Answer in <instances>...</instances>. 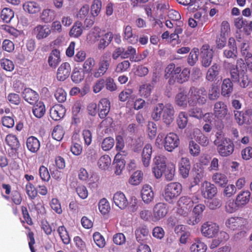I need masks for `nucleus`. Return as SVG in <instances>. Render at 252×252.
<instances>
[{"label":"nucleus","instance_id":"1","mask_svg":"<svg viewBox=\"0 0 252 252\" xmlns=\"http://www.w3.org/2000/svg\"><path fill=\"white\" fill-rule=\"evenodd\" d=\"M174 109L170 103L164 105L162 103H159L154 108L152 117L156 121L160 119L162 116V121L166 125H170L174 120Z\"/></svg>","mask_w":252,"mask_h":252},{"label":"nucleus","instance_id":"2","mask_svg":"<svg viewBox=\"0 0 252 252\" xmlns=\"http://www.w3.org/2000/svg\"><path fill=\"white\" fill-rule=\"evenodd\" d=\"M199 195L193 194L191 197L182 196L178 201V213L184 217L187 216L191 210L194 204L199 202Z\"/></svg>","mask_w":252,"mask_h":252},{"label":"nucleus","instance_id":"3","mask_svg":"<svg viewBox=\"0 0 252 252\" xmlns=\"http://www.w3.org/2000/svg\"><path fill=\"white\" fill-rule=\"evenodd\" d=\"M189 97L188 103L190 106L203 105L207 101V92L204 87L197 88L192 86L189 90Z\"/></svg>","mask_w":252,"mask_h":252},{"label":"nucleus","instance_id":"4","mask_svg":"<svg viewBox=\"0 0 252 252\" xmlns=\"http://www.w3.org/2000/svg\"><path fill=\"white\" fill-rule=\"evenodd\" d=\"M214 143L217 147L219 154L223 157L231 155L234 151V144L233 141L229 138L215 139Z\"/></svg>","mask_w":252,"mask_h":252},{"label":"nucleus","instance_id":"5","mask_svg":"<svg viewBox=\"0 0 252 252\" xmlns=\"http://www.w3.org/2000/svg\"><path fill=\"white\" fill-rule=\"evenodd\" d=\"M182 191V185L177 182L168 184L164 188L163 197L169 203H173L174 200L180 195Z\"/></svg>","mask_w":252,"mask_h":252},{"label":"nucleus","instance_id":"6","mask_svg":"<svg viewBox=\"0 0 252 252\" xmlns=\"http://www.w3.org/2000/svg\"><path fill=\"white\" fill-rule=\"evenodd\" d=\"M235 120L240 126L252 124V107H246L241 111L234 110Z\"/></svg>","mask_w":252,"mask_h":252},{"label":"nucleus","instance_id":"7","mask_svg":"<svg viewBox=\"0 0 252 252\" xmlns=\"http://www.w3.org/2000/svg\"><path fill=\"white\" fill-rule=\"evenodd\" d=\"M205 209L206 206L204 204H196L192 209V216L187 220V223L191 225L198 223L203 217V213Z\"/></svg>","mask_w":252,"mask_h":252},{"label":"nucleus","instance_id":"8","mask_svg":"<svg viewBox=\"0 0 252 252\" xmlns=\"http://www.w3.org/2000/svg\"><path fill=\"white\" fill-rule=\"evenodd\" d=\"M214 51L208 44H203L200 49L201 64L205 67L209 66L212 62Z\"/></svg>","mask_w":252,"mask_h":252},{"label":"nucleus","instance_id":"9","mask_svg":"<svg viewBox=\"0 0 252 252\" xmlns=\"http://www.w3.org/2000/svg\"><path fill=\"white\" fill-rule=\"evenodd\" d=\"M168 205L163 202H158L154 206L153 210L152 220L158 221L164 218L168 212Z\"/></svg>","mask_w":252,"mask_h":252},{"label":"nucleus","instance_id":"10","mask_svg":"<svg viewBox=\"0 0 252 252\" xmlns=\"http://www.w3.org/2000/svg\"><path fill=\"white\" fill-rule=\"evenodd\" d=\"M219 230V225L211 221L204 222L201 227V232L203 236L209 238L215 236Z\"/></svg>","mask_w":252,"mask_h":252},{"label":"nucleus","instance_id":"11","mask_svg":"<svg viewBox=\"0 0 252 252\" xmlns=\"http://www.w3.org/2000/svg\"><path fill=\"white\" fill-rule=\"evenodd\" d=\"M179 144L178 136L173 132L168 134L164 138L163 146L165 150L172 152Z\"/></svg>","mask_w":252,"mask_h":252},{"label":"nucleus","instance_id":"12","mask_svg":"<svg viewBox=\"0 0 252 252\" xmlns=\"http://www.w3.org/2000/svg\"><path fill=\"white\" fill-rule=\"evenodd\" d=\"M111 59L109 58L102 57L98 63V67L95 69L93 75L98 78L103 76L107 71L110 65Z\"/></svg>","mask_w":252,"mask_h":252},{"label":"nucleus","instance_id":"13","mask_svg":"<svg viewBox=\"0 0 252 252\" xmlns=\"http://www.w3.org/2000/svg\"><path fill=\"white\" fill-rule=\"evenodd\" d=\"M201 190L202 196L205 199H212L218 192L215 185L208 181L204 182Z\"/></svg>","mask_w":252,"mask_h":252},{"label":"nucleus","instance_id":"14","mask_svg":"<svg viewBox=\"0 0 252 252\" xmlns=\"http://www.w3.org/2000/svg\"><path fill=\"white\" fill-rule=\"evenodd\" d=\"M228 109L226 104L220 101L216 102L214 106L213 114L216 118L222 120L227 115Z\"/></svg>","mask_w":252,"mask_h":252},{"label":"nucleus","instance_id":"15","mask_svg":"<svg viewBox=\"0 0 252 252\" xmlns=\"http://www.w3.org/2000/svg\"><path fill=\"white\" fill-rule=\"evenodd\" d=\"M97 105L99 117L101 119L105 118L110 111V101L106 98H102L99 101Z\"/></svg>","mask_w":252,"mask_h":252},{"label":"nucleus","instance_id":"16","mask_svg":"<svg viewBox=\"0 0 252 252\" xmlns=\"http://www.w3.org/2000/svg\"><path fill=\"white\" fill-rule=\"evenodd\" d=\"M71 71V67L68 63L65 62L61 64L58 69L57 79L60 81H63L67 79Z\"/></svg>","mask_w":252,"mask_h":252},{"label":"nucleus","instance_id":"17","mask_svg":"<svg viewBox=\"0 0 252 252\" xmlns=\"http://www.w3.org/2000/svg\"><path fill=\"white\" fill-rule=\"evenodd\" d=\"M145 57L146 55H144L143 57L141 55H137L135 48L131 46H128L126 50L124 48L123 59L129 58L130 61L132 62H139Z\"/></svg>","mask_w":252,"mask_h":252},{"label":"nucleus","instance_id":"18","mask_svg":"<svg viewBox=\"0 0 252 252\" xmlns=\"http://www.w3.org/2000/svg\"><path fill=\"white\" fill-rule=\"evenodd\" d=\"M33 32L36 39L41 40L48 37L51 33V30L48 26L38 25L34 28Z\"/></svg>","mask_w":252,"mask_h":252},{"label":"nucleus","instance_id":"19","mask_svg":"<svg viewBox=\"0 0 252 252\" xmlns=\"http://www.w3.org/2000/svg\"><path fill=\"white\" fill-rule=\"evenodd\" d=\"M61 62V53L60 50L57 49L53 50L50 53L48 63L49 66L52 68H56Z\"/></svg>","mask_w":252,"mask_h":252},{"label":"nucleus","instance_id":"20","mask_svg":"<svg viewBox=\"0 0 252 252\" xmlns=\"http://www.w3.org/2000/svg\"><path fill=\"white\" fill-rule=\"evenodd\" d=\"M136 240L140 243L145 242L150 237L149 231L146 225H142L138 227L135 230Z\"/></svg>","mask_w":252,"mask_h":252},{"label":"nucleus","instance_id":"21","mask_svg":"<svg viewBox=\"0 0 252 252\" xmlns=\"http://www.w3.org/2000/svg\"><path fill=\"white\" fill-rule=\"evenodd\" d=\"M141 194L142 200L145 203L148 204L153 201L154 193L150 185H144Z\"/></svg>","mask_w":252,"mask_h":252},{"label":"nucleus","instance_id":"22","mask_svg":"<svg viewBox=\"0 0 252 252\" xmlns=\"http://www.w3.org/2000/svg\"><path fill=\"white\" fill-rule=\"evenodd\" d=\"M24 10L30 14H35L39 13L41 10L40 4L34 1H27L23 4Z\"/></svg>","mask_w":252,"mask_h":252},{"label":"nucleus","instance_id":"23","mask_svg":"<svg viewBox=\"0 0 252 252\" xmlns=\"http://www.w3.org/2000/svg\"><path fill=\"white\" fill-rule=\"evenodd\" d=\"M65 112V108L62 105H55L50 109V117L53 120L58 121L64 117Z\"/></svg>","mask_w":252,"mask_h":252},{"label":"nucleus","instance_id":"24","mask_svg":"<svg viewBox=\"0 0 252 252\" xmlns=\"http://www.w3.org/2000/svg\"><path fill=\"white\" fill-rule=\"evenodd\" d=\"M179 171L184 178H187L190 169V163L189 158H182L179 163Z\"/></svg>","mask_w":252,"mask_h":252},{"label":"nucleus","instance_id":"25","mask_svg":"<svg viewBox=\"0 0 252 252\" xmlns=\"http://www.w3.org/2000/svg\"><path fill=\"white\" fill-rule=\"evenodd\" d=\"M115 204L121 209H125L128 205V201L124 193L118 191L113 196Z\"/></svg>","mask_w":252,"mask_h":252},{"label":"nucleus","instance_id":"26","mask_svg":"<svg viewBox=\"0 0 252 252\" xmlns=\"http://www.w3.org/2000/svg\"><path fill=\"white\" fill-rule=\"evenodd\" d=\"M23 96L24 99L31 104L37 102L39 95L34 91L30 88H25L23 92Z\"/></svg>","mask_w":252,"mask_h":252},{"label":"nucleus","instance_id":"27","mask_svg":"<svg viewBox=\"0 0 252 252\" xmlns=\"http://www.w3.org/2000/svg\"><path fill=\"white\" fill-rule=\"evenodd\" d=\"M124 39L130 44H135L138 41V36L133 33L131 26L127 25L124 29Z\"/></svg>","mask_w":252,"mask_h":252},{"label":"nucleus","instance_id":"28","mask_svg":"<svg viewBox=\"0 0 252 252\" xmlns=\"http://www.w3.org/2000/svg\"><path fill=\"white\" fill-rule=\"evenodd\" d=\"M152 153V147L151 144H147L144 146L142 152V161L145 167L150 165Z\"/></svg>","mask_w":252,"mask_h":252},{"label":"nucleus","instance_id":"29","mask_svg":"<svg viewBox=\"0 0 252 252\" xmlns=\"http://www.w3.org/2000/svg\"><path fill=\"white\" fill-rule=\"evenodd\" d=\"M26 145L28 149L31 152L35 153L39 150L40 147V143L37 138L31 136L27 138Z\"/></svg>","mask_w":252,"mask_h":252},{"label":"nucleus","instance_id":"30","mask_svg":"<svg viewBox=\"0 0 252 252\" xmlns=\"http://www.w3.org/2000/svg\"><path fill=\"white\" fill-rule=\"evenodd\" d=\"M241 64H244V60L242 59H239L237 60L236 64H231L229 68L231 78L234 82H237L239 81V72L238 69V66L241 67Z\"/></svg>","mask_w":252,"mask_h":252},{"label":"nucleus","instance_id":"31","mask_svg":"<svg viewBox=\"0 0 252 252\" xmlns=\"http://www.w3.org/2000/svg\"><path fill=\"white\" fill-rule=\"evenodd\" d=\"M181 67H176V65L174 63H170L167 65L164 69V78L168 79V78L170 77L171 76H176V75L181 72Z\"/></svg>","mask_w":252,"mask_h":252},{"label":"nucleus","instance_id":"32","mask_svg":"<svg viewBox=\"0 0 252 252\" xmlns=\"http://www.w3.org/2000/svg\"><path fill=\"white\" fill-rule=\"evenodd\" d=\"M98 44L97 48L99 50H104L107 47L113 38V34L111 32H108L101 36Z\"/></svg>","mask_w":252,"mask_h":252},{"label":"nucleus","instance_id":"33","mask_svg":"<svg viewBox=\"0 0 252 252\" xmlns=\"http://www.w3.org/2000/svg\"><path fill=\"white\" fill-rule=\"evenodd\" d=\"M213 181L218 186L224 187L227 185L228 180L227 176L220 172H216L212 176Z\"/></svg>","mask_w":252,"mask_h":252},{"label":"nucleus","instance_id":"34","mask_svg":"<svg viewBox=\"0 0 252 252\" xmlns=\"http://www.w3.org/2000/svg\"><path fill=\"white\" fill-rule=\"evenodd\" d=\"M221 89V94L224 96H228L232 93L233 85L229 78H225L222 81Z\"/></svg>","mask_w":252,"mask_h":252},{"label":"nucleus","instance_id":"35","mask_svg":"<svg viewBox=\"0 0 252 252\" xmlns=\"http://www.w3.org/2000/svg\"><path fill=\"white\" fill-rule=\"evenodd\" d=\"M188 98L187 93L185 91L178 93L175 96V102L177 105L183 108L187 107Z\"/></svg>","mask_w":252,"mask_h":252},{"label":"nucleus","instance_id":"36","mask_svg":"<svg viewBox=\"0 0 252 252\" xmlns=\"http://www.w3.org/2000/svg\"><path fill=\"white\" fill-rule=\"evenodd\" d=\"M219 66L217 63H214L207 70L206 79L209 82H213L216 79L219 74Z\"/></svg>","mask_w":252,"mask_h":252},{"label":"nucleus","instance_id":"37","mask_svg":"<svg viewBox=\"0 0 252 252\" xmlns=\"http://www.w3.org/2000/svg\"><path fill=\"white\" fill-rule=\"evenodd\" d=\"M6 144L12 149L17 151L19 148L20 142L16 136L13 134H9L6 135L5 139Z\"/></svg>","mask_w":252,"mask_h":252},{"label":"nucleus","instance_id":"38","mask_svg":"<svg viewBox=\"0 0 252 252\" xmlns=\"http://www.w3.org/2000/svg\"><path fill=\"white\" fill-rule=\"evenodd\" d=\"M251 193L249 191H243L240 192L237 196L236 203L239 206H243L247 204L250 198Z\"/></svg>","mask_w":252,"mask_h":252},{"label":"nucleus","instance_id":"39","mask_svg":"<svg viewBox=\"0 0 252 252\" xmlns=\"http://www.w3.org/2000/svg\"><path fill=\"white\" fill-rule=\"evenodd\" d=\"M32 108V113L35 117L37 118H42L46 111L45 106L44 103L41 101L34 103Z\"/></svg>","mask_w":252,"mask_h":252},{"label":"nucleus","instance_id":"40","mask_svg":"<svg viewBox=\"0 0 252 252\" xmlns=\"http://www.w3.org/2000/svg\"><path fill=\"white\" fill-rule=\"evenodd\" d=\"M56 16V12L54 10L47 8L42 11L40 18L44 23H49L55 18Z\"/></svg>","mask_w":252,"mask_h":252},{"label":"nucleus","instance_id":"41","mask_svg":"<svg viewBox=\"0 0 252 252\" xmlns=\"http://www.w3.org/2000/svg\"><path fill=\"white\" fill-rule=\"evenodd\" d=\"M155 86L150 83H146L141 85L139 89L140 96L144 98H148L151 96L152 91Z\"/></svg>","mask_w":252,"mask_h":252},{"label":"nucleus","instance_id":"42","mask_svg":"<svg viewBox=\"0 0 252 252\" xmlns=\"http://www.w3.org/2000/svg\"><path fill=\"white\" fill-rule=\"evenodd\" d=\"M207 249V245L199 239H195L189 248L190 252H206Z\"/></svg>","mask_w":252,"mask_h":252},{"label":"nucleus","instance_id":"43","mask_svg":"<svg viewBox=\"0 0 252 252\" xmlns=\"http://www.w3.org/2000/svg\"><path fill=\"white\" fill-rule=\"evenodd\" d=\"M242 220V218L232 217L226 220L225 225L229 229L234 230L241 226Z\"/></svg>","mask_w":252,"mask_h":252},{"label":"nucleus","instance_id":"44","mask_svg":"<svg viewBox=\"0 0 252 252\" xmlns=\"http://www.w3.org/2000/svg\"><path fill=\"white\" fill-rule=\"evenodd\" d=\"M121 158L122 155L120 153L117 154L114 158V162L115 164V173L117 175H120L125 167L124 159H121Z\"/></svg>","mask_w":252,"mask_h":252},{"label":"nucleus","instance_id":"45","mask_svg":"<svg viewBox=\"0 0 252 252\" xmlns=\"http://www.w3.org/2000/svg\"><path fill=\"white\" fill-rule=\"evenodd\" d=\"M83 26L81 22H75L70 29L69 35L71 37H78L82 34Z\"/></svg>","mask_w":252,"mask_h":252},{"label":"nucleus","instance_id":"46","mask_svg":"<svg viewBox=\"0 0 252 252\" xmlns=\"http://www.w3.org/2000/svg\"><path fill=\"white\" fill-rule=\"evenodd\" d=\"M178 127L181 129H184L188 123V115L186 112H181L179 113L176 119Z\"/></svg>","mask_w":252,"mask_h":252},{"label":"nucleus","instance_id":"47","mask_svg":"<svg viewBox=\"0 0 252 252\" xmlns=\"http://www.w3.org/2000/svg\"><path fill=\"white\" fill-rule=\"evenodd\" d=\"M189 76L190 69L187 67L184 68L179 74L176 75L177 82L180 84H182L189 80Z\"/></svg>","mask_w":252,"mask_h":252},{"label":"nucleus","instance_id":"48","mask_svg":"<svg viewBox=\"0 0 252 252\" xmlns=\"http://www.w3.org/2000/svg\"><path fill=\"white\" fill-rule=\"evenodd\" d=\"M188 150L189 154L193 157L199 156L201 152L200 146L192 140L189 142Z\"/></svg>","mask_w":252,"mask_h":252},{"label":"nucleus","instance_id":"49","mask_svg":"<svg viewBox=\"0 0 252 252\" xmlns=\"http://www.w3.org/2000/svg\"><path fill=\"white\" fill-rule=\"evenodd\" d=\"M57 232L64 244L67 245L70 242V238L66 228L63 225L60 226Z\"/></svg>","mask_w":252,"mask_h":252},{"label":"nucleus","instance_id":"50","mask_svg":"<svg viewBox=\"0 0 252 252\" xmlns=\"http://www.w3.org/2000/svg\"><path fill=\"white\" fill-rule=\"evenodd\" d=\"M143 174L142 171L137 170L134 172L130 177L128 182L130 184L134 186L138 185L143 180Z\"/></svg>","mask_w":252,"mask_h":252},{"label":"nucleus","instance_id":"51","mask_svg":"<svg viewBox=\"0 0 252 252\" xmlns=\"http://www.w3.org/2000/svg\"><path fill=\"white\" fill-rule=\"evenodd\" d=\"M85 74L83 70L75 67L71 74V80L75 83H79L84 80Z\"/></svg>","mask_w":252,"mask_h":252},{"label":"nucleus","instance_id":"52","mask_svg":"<svg viewBox=\"0 0 252 252\" xmlns=\"http://www.w3.org/2000/svg\"><path fill=\"white\" fill-rule=\"evenodd\" d=\"M14 16V11L9 8L5 7L1 11L0 18L5 23H9Z\"/></svg>","mask_w":252,"mask_h":252},{"label":"nucleus","instance_id":"53","mask_svg":"<svg viewBox=\"0 0 252 252\" xmlns=\"http://www.w3.org/2000/svg\"><path fill=\"white\" fill-rule=\"evenodd\" d=\"M154 166L165 170L166 166V158L163 155L157 156L154 158Z\"/></svg>","mask_w":252,"mask_h":252},{"label":"nucleus","instance_id":"54","mask_svg":"<svg viewBox=\"0 0 252 252\" xmlns=\"http://www.w3.org/2000/svg\"><path fill=\"white\" fill-rule=\"evenodd\" d=\"M26 191L29 198L32 200L35 199L37 195V190L31 182H28L26 184Z\"/></svg>","mask_w":252,"mask_h":252},{"label":"nucleus","instance_id":"55","mask_svg":"<svg viewBox=\"0 0 252 252\" xmlns=\"http://www.w3.org/2000/svg\"><path fill=\"white\" fill-rule=\"evenodd\" d=\"M64 134L63 127L60 125L56 126L52 133V137L57 141H61Z\"/></svg>","mask_w":252,"mask_h":252},{"label":"nucleus","instance_id":"56","mask_svg":"<svg viewBox=\"0 0 252 252\" xmlns=\"http://www.w3.org/2000/svg\"><path fill=\"white\" fill-rule=\"evenodd\" d=\"M98 209L102 215H106L110 210V206L109 202L106 198L100 199L98 203Z\"/></svg>","mask_w":252,"mask_h":252},{"label":"nucleus","instance_id":"57","mask_svg":"<svg viewBox=\"0 0 252 252\" xmlns=\"http://www.w3.org/2000/svg\"><path fill=\"white\" fill-rule=\"evenodd\" d=\"M95 64L94 58L90 57L85 60L83 65V70L86 74H89L92 72Z\"/></svg>","mask_w":252,"mask_h":252},{"label":"nucleus","instance_id":"58","mask_svg":"<svg viewBox=\"0 0 252 252\" xmlns=\"http://www.w3.org/2000/svg\"><path fill=\"white\" fill-rule=\"evenodd\" d=\"M111 158L108 155H105L101 156L98 160V165L102 169H105L111 164Z\"/></svg>","mask_w":252,"mask_h":252},{"label":"nucleus","instance_id":"59","mask_svg":"<svg viewBox=\"0 0 252 252\" xmlns=\"http://www.w3.org/2000/svg\"><path fill=\"white\" fill-rule=\"evenodd\" d=\"M199 49L194 48L189 53L188 58V63L191 66L194 65L198 60Z\"/></svg>","mask_w":252,"mask_h":252},{"label":"nucleus","instance_id":"60","mask_svg":"<svg viewBox=\"0 0 252 252\" xmlns=\"http://www.w3.org/2000/svg\"><path fill=\"white\" fill-rule=\"evenodd\" d=\"M114 139L111 137H107L104 138L101 145L102 149L104 151H107L111 149L114 145Z\"/></svg>","mask_w":252,"mask_h":252},{"label":"nucleus","instance_id":"61","mask_svg":"<svg viewBox=\"0 0 252 252\" xmlns=\"http://www.w3.org/2000/svg\"><path fill=\"white\" fill-rule=\"evenodd\" d=\"M175 173V166L172 164L169 165L164 171L165 179L168 181L173 180Z\"/></svg>","mask_w":252,"mask_h":252},{"label":"nucleus","instance_id":"62","mask_svg":"<svg viewBox=\"0 0 252 252\" xmlns=\"http://www.w3.org/2000/svg\"><path fill=\"white\" fill-rule=\"evenodd\" d=\"M102 3L100 0H94L91 7V14L97 16L101 9Z\"/></svg>","mask_w":252,"mask_h":252},{"label":"nucleus","instance_id":"63","mask_svg":"<svg viewBox=\"0 0 252 252\" xmlns=\"http://www.w3.org/2000/svg\"><path fill=\"white\" fill-rule=\"evenodd\" d=\"M0 66L2 68L7 71H12L14 69V64L13 62L9 59L3 58L0 61Z\"/></svg>","mask_w":252,"mask_h":252},{"label":"nucleus","instance_id":"64","mask_svg":"<svg viewBox=\"0 0 252 252\" xmlns=\"http://www.w3.org/2000/svg\"><path fill=\"white\" fill-rule=\"evenodd\" d=\"M220 95V89L215 84H212L208 91V97L210 100H216Z\"/></svg>","mask_w":252,"mask_h":252}]
</instances>
